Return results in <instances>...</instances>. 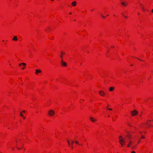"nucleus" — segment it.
Returning a JSON list of instances; mask_svg holds the SVG:
<instances>
[{"label": "nucleus", "mask_w": 153, "mask_h": 153, "mask_svg": "<svg viewBox=\"0 0 153 153\" xmlns=\"http://www.w3.org/2000/svg\"><path fill=\"white\" fill-rule=\"evenodd\" d=\"M119 141L122 146H123L124 145H125L126 144L125 139H121L119 140Z\"/></svg>", "instance_id": "f257e3e1"}, {"label": "nucleus", "mask_w": 153, "mask_h": 153, "mask_svg": "<svg viewBox=\"0 0 153 153\" xmlns=\"http://www.w3.org/2000/svg\"><path fill=\"white\" fill-rule=\"evenodd\" d=\"M132 142L131 140H129L128 142V143L127 145L128 147H131L132 149H133L134 148V147L131 146V145L132 143Z\"/></svg>", "instance_id": "f03ea898"}, {"label": "nucleus", "mask_w": 153, "mask_h": 153, "mask_svg": "<svg viewBox=\"0 0 153 153\" xmlns=\"http://www.w3.org/2000/svg\"><path fill=\"white\" fill-rule=\"evenodd\" d=\"M54 113H55V112L54 111H53L52 110H50L49 111V112H48V114H49V115L51 116H52L54 114Z\"/></svg>", "instance_id": "7ed1b4c3"}, {"label": "nucleus", "mask_w": 153, "mask_h": 153, "mask_svg": "<svg viewBox=\"0 0 153 153\" xmlns=\"http://www.w3.org/2000/svg\"><path fill=\"white\" fill-rule=\"evenodd\" d=\"M61 64L62 66H66L67 65L66 63L63 61L62 59L61 60Z\"/></svg>", "instance_id": "20e7f679"}, {"label": "nucleus", "mask_w": 153, "mask_h": 153, "mask_svg": "<svg viewBox=\"0 0 153 153\" xmlns=\"http://www.w3.org/2000/svg\"><path fill=\"white\" fill-rule=\"evenodd\" d=\"M137 111L136 110H134L131 112V114L132 116H134L136 115L137 114Z\"/></svg>", "instance_id": "39448f33"}, {"label": "nucleus", "mask_w": 153, "mask_h": 153, "mask_svg": "<svg viewBox=\"0 0 153 153\" xmlns=\"http://www.w3.org/2000/svg\"><path fill=\"white\" fill-rule=\"evenodd\" d=\"M99 93L100 95L101 96H103L105 94L104 92L102 90L100 91L99 92Z\"/></svg>", "instance_id": "423d86ee"}, {"label": "nucleus", "mask_w": 153, "mask_h": 153, "mask_svg": "<svg viewBox=\"0 0 153 153\" xmlns=\"http://www.w3.org/2000/svg\"><path fill=\"white\" fill-rule=\"evenodd\" d=\"M41 72V71L40 70H39L38 69H36V70L35 74H38L39 73H40Z\"/></svg>", "instance_id": "0eeeda50"}, {"label": "nucleus", "mask_w": 153, "mask_h": 153, "mask_svg": "<svg viewBox=\"0 0 153 153\" xmlns=\"http://www.w3.org/2000/svg\"><path fill=\"white\" fill-rule=\"evenodd\" d=\"M90 120L93 122H94L96 121V119H94V118L92 117H90Z\"/></svg>", "instance_id": "6e6552de"}, {"label": "nucleus", "mask_w": 153, "mask_h": 153, "mask_svg": "<svg viewBox=\"0 0 153 153\" xmlns=\"http://www.w3.org/2000/svg\"><path fill=\"white\" fill-rule=\"evenodd\" d=\"M76 1H74L72 3V4L73 6H75L76 5Z\"/></svg>", "instance_id": "1a4fd4ad"}, {"label": "nucleus", "mask_w": 153, "mask_h": 153, "mask_svg": "<svg viewBox=\"0 0 153 153\" xmlns=\"http://www.w3.org/2000/svg\"><path fill=\"white\" fill-rule=\"evenodd\" d=\"M13 41H17V38L16 36H14L13 39Z\"/></svg>", "instance_id": "9d476101"}, {"label": "nucleus", "mask_w": 153, "mask_h": 153, "mask_svg": "<svg viewBox=\"0 0 153 153\" xmlns=\"http://www.w3.org/2000/svg\"><path fill=\"white\" fill-rule=\"evenodd\" d=\"M121 4L123 6H126V4L124 2H123L121 3Z\"/></svg>", "instance_id": "9b49d317"}, {"label": "nucleus", "mask_w": 153, "mask_h": 153, "mask_svg": "<svg viewBox=\"0 0 153 153\" xmlns=\"http://www.w3.org/2000/svg\"><path fill=\"white\" fill-rule=\"evenodd\" d=\"M114 89V88L113 87H111L109 89V90L110 91H113Z\"/></svg>", "instance_id": "f8f14e48"}, {"label": "nucleus", "mask_w": 153, "mask_h": 153, "mask_svg": "<svg viewBox=\"0 0 153 153\" xmlns=\"http://www.w3.org/2000/svg\"><path fill=\"white\" fill-rule=\"evenodd\" d=\"M22 65H23L24 66H25L26 65V64L25 63H20L19 64V66H21Z\"/></svg>", "instance_id": "ddd939ff"}, {"label": "nucleus", "mask_w": 153, "mask_h": 153, "mask_svg": "<svg viewBox=\"0 0 153 153\" xmlns=\"http://www.w3.org/2000/svg\"><path fill=\"white\" fill-rule=\"evenodd\" d=\"M74 143V141L73 140H71V147H72V149H73V144Z\"/></svg>", "instance_id": "4468645a"}, {"label": "nucleus", "mask_w": 153, "mask_h": 153, "mask_svg": "<svg viewBox=\"0 0 153 153\" xmlns=\"http://www.w3.org/2000/svg\"><path fill=\"white\" fill-rule=\"evenodd\" d=\"M127 137H128V138L129 139L131 138V135H128L126 136Z\"/></svg>", "instance_id": "2eb2a0df"}, {"label": "nucleus", "mask_w": 153, "mask_h": 153, "mask_svg": "<svg viewBox=\"0 0 153 153\" xmlns=\"http://www.w3.org/2000/svg\"><path fill=\"white\" fill-rule=\"evenodd\" d=\"M100 15L103 18H105V17L102 14H100Z\"/></svg>", "instance_id": "dca6fc26"}, {"label": "nucleus", "mask_w": 153, "mask_h": 153, "mask_svg": "<svg viewBox=\"0 0 153 153\" xmlns=\"http://www.w3.org/2000/svg\"><path fill=\"white\" fill-rule=\"evenodd\" d=\"M20 115L22 117H23V115L22 113V112H20Z\"/></svg>", "instance_id": "f3484780"}, {"label": "nucleus", "mask_w": 153, "mask_h": 153, "mask_svg": "<svg viewBox=\"0 0 153 153\" xmlns=\"http://www.w3.org/2000/svg\"><path fill=\"white\" fill-rule=\"evenodd\" d=\"M67 142L69 145H70V142L68 140H67Z\"/></svg>", "instance_id": "a211bd4d"}, {"label": "nucleus", "mask_w": 153, "mask_h": 153, "mask_svg": "<svg viewBox=\"0 0 153 153\" xmlns=\"http://www.w3.org/2000/svg\"><path fill=\"white\" fill-rule=\"evenodd\" d=\"M75 143L76 144H79V143H78V142L77 141H76L75 142Z\"/></svg>", "instance_id": "6ab92c4d"}, {"label": "nucleus", "mask_w": 153, "mask_h": 153, "mask_svg": "<svg viewBox=\"0 0 153 153\" xmlns=\"http://www.w3.org/2000/svg\"><path fill=\"white\" fill-rule=\"evenodd\" d=\"M107 108L108 109V110H112V109H111V108H107Z\"/></svg>", "instance_id": "aec40b11"}, {"label": "nucleus", "mask_w": 153, "mask_h": 153, "mask_svg": "<svg viewBox=\"0 0 153 153\" xmlns=\"http://www.w3.org/2000/svg\"><path fill=\"white\" fill-rule=\"evenodd\" d=\"M65 53V52H63L62 51L61 52V54H64Z\"/></svg>", "instance_id": "412c9836"}, {"label": "nucleus", "mask_w": 153, "mask_h": 153, "mask_svg": "<svg viewBox=\"0 0 153 153\" xmlns=\"http://www.w3.org/2000/svg\"><path fill=\"white\" fill-rule=\"evenodd\" d=\"M62 56H63V55H60V57H61L62 59V57H62Z\"/></svg>", "instance_id": "4be33fe9"}, {"label": "nucleus", "mask_w": 153, "mask_h": 153, "mask_svg": "<svg viewBox=\"0 0 153 153\" xmlns=\"http://www.w3.org/2000/svg\"><path fill=\"white\" fill-rule=\"evenodd\" d=\"M141 138H145V137L144 136H142L141 137Z\"/></svg>", "instance_id": "5701e85b"}, {"label": "nucleus", "mask_w": 153, "mask_h": 153, "mask_svg": "<svg viewBox=\"0 0 153 153\" xmlns=\"http://www.w3.org/2000/svg\"><path fill=\"white\" fill-rule=\"evenodd\" d=\"M131 153H136L134 151H132L131 152Z\"/></svg>", "instance_id": "b1692460"}, {"label": "nucleus", "mask_w": 153, "mask_h": 153, "mask_svg": "<svg viewBox=\"0 0 153 153\" xmlns=\"http://www.w3.org/2000/svg\"><path fill=\"white\" fill-rule=\"evenodd\" d=\"M122 136H120V137H119V138H122Z\"/></svg>", "instance_id": "393cba45"}, {"label": "nucleus", "mask_w": 153, "mask_h": 153, "mask_svg": "<svg viewBox=\"0 0 153 153\" xmlns=\"http://www.w3.org/2000/svg\"><path fill=\"white\" fill-rule=\"evenodd\" d=\"M25 68L24 67H23V68H22V70H24Z\"/></svg>", "instance_id": "a878e982"}, {"label": "nucleus", "mask_w": 153, "mask_h": 153, "mask_svg": "<svg viewBox=\"0 0 153 153\" xmlns=\"http://www.w3.org/2000/svg\"><path fill=\"white\" fill-rule=\"evenodd\" d=\"M23 117V118L24 119H25V117H24L23 116V117Z\"/></svg>", "instance_id": "bb28decb"}, {"label": "nucleus", "mask_w": 153, "mask_h": 153, "mask_svg": "<svg viewBox=\"0 0 153 153\" xmlns=\"http://www.w3.org/2000/svg\"><path fill=\"white\" fill-rule=\"evenodd\" d=\"M111 47L112 48H114V46H111Z\"/></svg>", "instance_id": "cd10ccee"}, {"label": "nucleus", "mask_w": 153, "mask_h": 153, "mask_svg": "<svg viewBox=\"0 0 153 153\" xmlns=\"http://www.w3.org/2000/svg\"><path fill=\"white\" fill-rule=\"evenodd\" d=\"M23 112H24V113H25V111H24H24H23Z\"/></svg>", "instance_id": "c85d7f7f"}, {"label": "nucleus", "mask_w": 153, "mask_h": 153, "mask_svg": "<svg viewBox=\"0 0 153 153\" xmlns=\"http://www.w3.org/2000/svg\"><path fill=\"white\" fill-rule=\"evenodd\" d=\"M70 14H72V13H69Z\"/></svg>", "instance_id": "c756f323"}, {"label": "nucleus", "mask_w": 153, "mask_h": 153, "mask_svg": "<svg viewBox=\"0 0 153 153\" xmlns=\"http://www.w3.org/2000/svg\"><path fill=\"white\" fill-rule=\"evenodd\" d=\"M139 142H140V141H138V143H139Z\"/></svg>", "instance_id": "7c9ffc66"}, {"label": "nucleus", "mask_w": 153, "mask_h": 153, "mask_svg": "<svg viewBox=\"0 0 153 153\" xmlns=\"http://www.w3.org/2000/svg\"><path fill=\"white\" fill-rule=\"evenodd\" d=\"M124 16L125 17H127L126 16Z\"/></svg>", "instance_id": "2f4dec72"}, {"label": "nucleus", "mask_w": 153, "mask_h": 153, "mask_svg": "<svg viewBox=\"0 0 153 153\" xmlns=\"http://www.w3.org/2000/svg\"><path fill=\"white\" fill-rule=\"evenodd\" d=\"M126 5L127 4V3H126Z\"/></svg>", "instance_id": "473e14b6"}, {"label": "nucleus", "mask_w": 153, "mask_h": 153, "mask_svg": "<svg viewBox=\"0 0 153 153\" xmlns=\"http://www.w3.org/2000/svg\"><path fill=\"white\" fill-rule=\"evenodd\" d=\"M17 149H20V148H17Z\"/></svg>", "instance_id": "72a5a7b5"}, {"label": "nucleus", "mask_w": 153, "mask_h": 153, "mask_svg": "<svg viewBox=\"0 0 153 153\" xmlns=\"http://www.w3.org/2000/svg\"><path fill=\"white\" fill-rule=\"evenodd\" d=\"M48 30H49L50 29V28H48Z\"/></svg>", "instance_id": "f704fd0d"}, {"label": "nucleus", "mask_w": 153, "mask_h": 153, "mask_svg": "<svg viewBox=\"0 0 153 153\" xmlns=\"http://www.w3.org/2000/svg\"><path fill=\"white\" fill-rule=\"evenodd\" d=\"M108 16V15H107V16Z\"/></svg>", "instance_id": "c9c22d12"}, {"label": "nucleus", "mask_w": 153, "mask_h": 153, "mask_svg": "<svg viewBox=\"0 0 153 153\" xmlns=\"http://www.w3.org/2000/svg\"><path fill=\"white\" fill-rule=\"evenodd\" d=\"M139 59V60H141L140 59Z\"/></svg>", "instance_id": "e433bc0d"}, {"label": "nucleus", "mask_w": 153, "mask_h": 153, "mask_svg": "<svg viewBox=\"0 0 153 153\" xmlns=\"http://www.w3.org/2000/svg\"><path fill=\"white\" fill-rule=\"evenodd\" d=\"M108 117H110V116L109 115L108 116Z\"/></svg>", "instance_id": "4c0bfd02"}, {"label": "nucleus", "mask_w": 153, "mask_h": 153, "mask_svg": "<svg viewBox=\"0 0 153 153\" xmlns=\"http://www.w3.org/2000/svg\"><path fill=\"white\" fill-rule=\"evenodd\" d=\"M149 123V122H148V123Z\"/></svg>", "instance_id": "58836bf2"}, {"label": "nucleus", "mask_w": 153, "mask_h": 153, "mask_svg": "<svg viewBox=\"0 0 153 153\" xmlns=\"http://www.w3.org/2000/svg\"><path fill=\"white\" fill-rule=\"evenodd\" d=\"M149 123V122H148V123Z\"/></svg>", "instance_id": "ea45409f"}, {"label": "nucleus", "mask_w": 153, "mask_h": 153, "mask_svg": "<svg viewBox=\"0 0 153 153\" xmlns=\"http://www.w3.org/2000/svg\"><path fill=\"white\" fill-rule=\"evenodd\" d=\"M140 133L141 134L142 132H140Z\"/></svg>", "instance_id": "a19ab883"}]
</instances>
